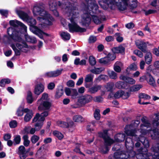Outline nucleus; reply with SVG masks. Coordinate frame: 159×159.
<instances>
[{
	"label": "nucleus",
	"mask_w": 159,
	"mask_h": 159,
	"mask_svg": "<svg viewBox=\"0 0 159 159\" xmlns=\"http://www.w3.org/2000/svg\"><path fill=\"white\" fill-rule=\"evenodd\" d=\"M16 12L19 17L23 20L26 21L30 26V30L33 33L37 35L40 38L43 39V35L48 36L42 30L44 29L47 25H52L54 21L52 17L44 10L43 5L41 4H36L34 6L32 12L34 16L39 15L37 19L42 23L39 25L38 27L35 26L36 21L35 19L30 17L26 13L17 9Z\"/></svg>",
	"instance_id": "obj_1"
},
{
	"label": "nucleus",
	"mask_w": 159,
	"mask_h": 159,
	"mask_svg": "<svg viewBox=\"0 0 159 159\" xmlns=\"http://www.w3.org/2000/svg\"><path fill=\"white\" fill-rule=\"evenodd\" d=\"M142 124L140 126L139 129L135 130L139 124L140 122L139 120H136L132 124L127 125L125 128V133L128 136L135 137L139 134V137H142L143 135L149 136L151 134V137L154 139H155L159 137L158 130L157 128L152 130L150 128L151 124L149 121L145 117L141 119Z\"/></svg>",
	"instance_id": "obj_2"
},
{
	"label": "nucleus",
	"mask_w": 159,
	"mask_h": 159,
	"mask_svg": "<svg viewBox=\"0 0 159 159\" xmlns=\"http://www.w3.org/2000/svg\"><path fill=\"white\" fill-rule=\"evenodd\" d=\"M61 8L63 13L68 16L70 22L68 24L69 31L74 32H84L85 29L80 27L77 24L80 17V11L76 7L73 6L71 3L67 2L65 4H62L59 6Z\"/></svg>",
	"instance_id": "obj_3"
},
{
	"label": "nucleus",
	"mask_w": 159,
	"mask_h": 159,
	"mask_svg": "<svg viewBox=\"0 0 159 159\" xmlns=\"http://www.w3.org/2000/svg\"><path fill=\"white\" fill-rule=\"evenodd\" d=\"M126 151H117L114 154V157L116 159H127L130 157H134L136 156L138 159H151V156H149L141 149L138 150V153L136 154L133 150L134 143L130 138H126L125 142Z\"/></svg>",
	"instance_id": "obj_4"
},
{
	"label": "nucleus",
	"mask_w": 159,
	"mask_h": 159,
	"mask_svg": "<svg viewBox=\"0 0 159 159\" xmlns=\"http://www.w3.org/2000/svg\"><path fill=\"white\" fill-rule=\"evenodd\" d=\"M136 0H102L98 2L99 4L103 9L107 10L108 7L111 9L117 8L121 11L125 10L127 6L131 8L137 6Z\"/></svg>",
	"instance_id": "obj_5"
},
{
	"label": "nucleus",
	"mask_w": 159,
	"mask_h": 159,
	"mask_svg": "<svg viewBox=\"0 0 159 159\" xmlns=\"http://www.w3.org/2000/svg\"><path fill=\"white\" fill-rule=\"evenodd\" d=\"M7 34L9 37L15 42H17L16 45L12 43H10V46L15 52L16 56L20 55L21 52H26L29 48V46L24 42H21L22 39L21 33L15 31L12 28L7 29Z\"/></svg>",
	"instance_id": "obj_6"
},
{
	"label": "nucleus",
	"mask_w": 159,
	"mask_h": 159,
	"mask_svg": "<svg viewBox=\"0 0 159 159\" xmlns=\"http://www.w3.org/2000/svg\"><path fill=\"white\" fill-rule=\"evenodd\" d=\"M87 5H85L82 11L83 14L81 16L80 23L83 26H88L91 22L92 12L96 13L98 9V6L95 0H85Z\"/></svg>",
	"instance_id": "obj_7"
},
{
	"label": "nucleus",
	"mask_w": 159,
	"mask_h": 159,
	"mask_svg": "<svg viewBox=\"0 0 159 159\" xmlns=\"http://www.w3.org/2000/svg\"><path fill=\"white\" fill-rule=\"evenodd\" d=\"M48 115V111H44L40 115L39 113H37L33 120V122H37L34 126L35 128H31V127H26L24 129L25 133L33 134L35 133L36 131L39 130L43 125L45 117H46Z\"/></svg>",
	"instance_id": "obj_8"
},
{
	"label": "nucleus",
	"mask_w": 159,
	"mask_h": 159,
	"mask_svg": "<svg viewBox=\"0 0 159 159\" xmlns=\"http://www.w3.org/2000/svg\"><path fill=\"white\" fill-rule=\"evenodd\" d=\"M107 133V130H105L103 132H99L98 134V136L103 138L104 141V145L101 146L99 148L100 151L104 154L108 152L110 148V146L114 142L112 139L108 136Z\"/></svg>",
	"instance_id": "obj_9"
},
{
	"label": "nucleus",
	"mask_w": 159,
	"mask_h": 159,
	"mask_svg": "<svg viewBox=\"0 0 159 159\" xmlns=\"http://www.w3.org/2000/svg\"><path fill=\"white\" fill-rule=\"evenodd\" d=\"M9 23L10 25L13 27H11V28H12L16 31L19 32L21 33L20 30H17V27L18 26H20L25 32L27 31V27L22 22L17 20H10L9 22Z\"/></svg>",
	"instance_id": "obj_10"
},
{
	"label": "nucleus",
	"mask_w": 159,
	"mask_h": 159,
	"mask_svg": "<svg viewBox=\"0 0 159 159\" xmlns=\"http://www.w3.org/2000/svg\"><path fill=\"white\" fill-rule=\"evenodd\" d=\"M67 122L59 121L57 122V125L58 126L63 128H72V129L70 130L72 131L74 129V123L72 120L69 118L66 119Z\"/></svg>",
	"instance_id": "obj_11"
},
{
	"label": "nucleus",
	"mask_w": 159,
	"mask_h": 159,
	"mask_svg": "<svg viewBox=\"0 0 159 159\" xmlns=\"http://www.w3.org/2000/svg\"><path fill=\"white\" fill-rule=\"evenodd\" d=\"M37 104L39 105L38 109L39 110H49L51 106V103L49 100L42 101Z\"/></svg>",
	"instance_id": "obj_12"
},
{
	"label": "nucleus",
	"mask_w": 159,
	"mask_h": 159,
	"mask_svg": "<svg viewBox=\"0 0 159 159\" xmlns=\"http://www.w3.org/2000/svg\"><path fill=\"white\" fill-rule=\"evenodd\" d=\"M28 152L23 146H20L18 149L17 153L20 159H25L28 157Z\"/></svg>",
	"instance_id": "obj_13"
},
{
	"label": "nucleus",
	"mask_w": 159,
	"mask_h": 159,
	"mask_svg": "<svg viewBox=\"0 0 159 159\" xmlns=\"http://www.w3.org/2000/svg\"><path fill=\"white\" fill-rule=\"evenodd\" d=\"M129 96L128 92L125 93L121 90H120L116 92L114 94L115 98L117 99L122 97L123 99H125L128 98Z\"/></svg>",
	"instance_id": "obj_14"
},
{
	"label": "nucleus",
	"mask_w": 159,
	"mask_h": 159,
	"mask_svg": "<svg viewBox=\"0 0 159 159\" xmlns=\"http://www.w3.org/2000/svg\"><path fill=\"white\" fill-rule=\"evenodd\" d=\"M92 97L90 95H86L80 97L78 99V102L81 105H84L89 102L92 100Z\"/></svg>",
	"instance_id": "obj_15"
},
{
	"label": "nucleus",
	"mask_w": 159,
	"mask_h": 159,
	"mask_svg": "<svg viewBox=\"0 0 159 159\" xmlns=\"http://www.w3.org/2000/svg\"><path fill=\"white\" fill-rule=\"evenodd\" d=\"M136 45L137 47L143 52H146L148 50L146 49L147 44L143 41L137 40L136 42Z\"/></svg>",
	"instance_id": "obj_16"
},
{
	"label": "nucleus",
	"mask_w": 159,
	"mask_h": 159,
	"mask_svg": "<svg viewBox=\"0 0 159 159\" xmlns=\"http://www.w3.org/2000/svg\"><path fill=\"white\" fill-rule=\"evenodd\" d=\"M62 70V69H61L54 71L47 72L44 74V75L45 77H56L61 73Z\"/></svg>",
	"instance_id": "obj_17"
},
{
	"label": "nucleus",
	"mask_w": 159,
	"mask_h": 159,
	"mask_svg": "<svg viewBox=\"0 0 159 159\" xmlns=\"http://www.w3.org/2000/svg\"><path fill=\"white\" fill-rule=\"evenodd\" d=\"M44 85L41 83H39L35 85L34 89V93L37 95H39L44 91Z\"/></svg>",
	"instance_id": "obj_18"
},
{
	"label": "nucleus",
	"mask_w": 159,
	"mask_h": 159,
	"mask_svg": "<svg viewBox=\"0 0 159 159\" xmlns=\"http://www.w3.org/2000/svg\"><path fill=\"white\" fill-rule=\"evenodd\" d=\"M49 8L50 10L53 12L54 14L56 16H59V14L57 11V5L56 2L55 1H51L49 3Z\"/></svg>",
	"instance_id": "obj_19"
},
{
	"label": "nucleus",
	"mask_w": 159,
	"mask_h": 159,
	"mask_svg": "<svg viewBox=\"0 0 159 159\" xmlns=\"http://www.w3.org/2000/svg\"><path fill=\"white\" fill-rule=\"evenodd\" d=\"M120 79L124 80L126 82L131 84H135V81L132 78L128 77L126 76L121 75L120 77Z\"/></svg>",
	"instance_id": "obj_20"
},
{
	"label": "nucleus",
	"mask_w": 159,
	"mask_h": 159,
	"mask_svg": "<svg viewBox=\"0 0 159 159\" xmlns=\"http://www.w3.org/2000/svg\"><path fill=\"white\" fill-rule=\"evenodd\" d=\"M144 56V60L146 64L149 65L152 63V53L149 51H147Z\"/></svg>",
	"instance_id": "obj_21"
},
{
	"label": "nucleus",
	"mask_w": 159,
	"mask_h": 159,
	"mask_svg": "<svg viewBox=\"0 0 159 159\" xmlns=\"http://www.w3.org/2000/svg\"><path fill=\"white\" fill-rule=\"evenodd\" d=\"M25 112H26L27 114L24 117V120L26 122L29 121L33 115V113L32 111L29 110L28 109L26 108L24 109Z\"/></svg>",
	"instance_id": "obj_22"
},
{
	"label": "nucleus",
	"mask_w": 159,
	"mask_h": 159,
	"mask_svg": "<svg viewBox=\"0 0 159 159\" xmlns=\"http://www.w3.org/2000/svg\"><path fill=\"white\" fill-rule=\"evenodd\" d=\"M115 86L118 89H127L128 85L125 82L120 81L115 83Z\"/></svg>",
	"instance_id": "obj_23"
},
{
	"label": "nucleus",
	"mask_w": 159,
	"mask_h": 159,
	"mask_svg": "<svg viewBox=\"0 0 159 159\" xmlns=\"http://www.w3.org/2000/svg\"><path fill=\"white\" fill-rule=\"evenodd\" d=\"M112 50L114 53H123L125 51V48L123 45L113 48Z\"/></svg>",
	"instance_id": "obj_24"
},
{
	"label": "nucleus",
	"mask_w": 159,
	"mask_h": 159,
	"mask_svg": "<svg viewBox=\"0 0 159 159\" xmlns=\"http://www.w3.org/2000/svg\"><path fill=\"white\" fill-rule=\"evenodd\" d=\"M125 135L122 133H119L116 134L115 136V139L116 142H121L124 141Z\"/></svg>",
	"instance_id": "obj_25"
},
{
	"label": "nucleus",
	"mask_w": 159,
	"mask_h": 159,
	"mask_svg": "<svg viewBox=\"0 0 159 159\" xmlns=\"http://www.w3.org/2000/svg\"><path fill=\"white\" fill-rule=\"evenodd\" d=\"M122 66V63L120 61H117L114 65V69L116 72L119 73L121 71Z\"/></svg>",
	"instance_id": "obj_26"
},
{
	"label": "nucleus",
	"mask_w": 159,
	"mask_h": 159,
	"mask_svg": "<svg viewBox=\"0 0 159 159\" xmlns=\"http://www.w3.org/2000/svg\"><path fill=\"white\" fill-rule=\"evenodd\" d=\"M147 77L146 80L150 84L153 86H154L155 85V83L153 77L149 73H147Z\"/></svg>",
	"instance_id": "obj_27"
},
{
	"label": "nucleus",
	"mask_w": 159,
	"mask_h": 159,
	"mask_svg": "<svg viewBox=\"0 0 159 159\" xmlns=\"http://www.w3.org/2000/svg\"><path fill=\"white\" fill-rule=\"evenodd\" d=\"M137 64L135 63H133L131 64L127 68L126 71L128 74L130 73V71L131 70L135 71L137 69Z\"/></svg>",
	"instance_id": "obj_28"
},
{
	"label": "nucleus",
	"mask_w": 159,
	"mask_h": 159,
	"mask_svg": "<svg viewBox=\"0 0 159 159\" xmlns=\"http://www.w3.org/2000/svg\"><path fill=\"white\" fill-rule=\"evenodd\" d=\"M101 88V86L100 85H95L91 87L89 89V91L92 93H94L100 89Z\"/></svg>",
	"instance_id": "obj_29"
},
{
	"label": "nucleus",
	"mask_w": 159,
	"mask_h": 159,
	"mask_svg": "<svg viewBox=\"0 0 159 159\" xmlns=\"http://www.w3.org/2000/svg\"><path fill=\"white\" fill-rule=\"evenodd\" d=\"M60 36L64 41L69 40L70 38V34L67 32H62L60 33Z\"/></svg>",
	"instance_id": "obj_30"
},
{
	"label": "nucleus",
	"mask_w": 159,
	"mask_h": 159,
	"mask_svg": "<svg viewBox=\"0 0 159 159\" xmlns=\"http://www.w3.org/2000/svg\"><path fill=\"white\" fill-rule=\"evenodd\" d=\"M114 85V83L109 82L105 86V88L107 91L112 92L113 90Z\"/></svg>",
	"instance_id": "obj_31"
},
{
	"label": "nucleus",
	"mask_w": 159,
	"mask_h": 159,
	"mask_svg": "<svg viewBox=\"0 0 159 159\" xmlns=\"http://www.w3.org/2000/svg\"><path fill=\"white\" fill-rule=\"evenodd\" d=\"M98 11V9H97V12L96 13H93V12H92L91 14H90L91 16L92 17L94 23L97 24L100 23L101 22L100 19L98 16H96L94 15L93 14V13L96 14Z\"/></svg>",
	"instance_id": "obj_32"
},
{
	"label": "nucleus",
	"mask_w": 159,
	"mask_h": 159,
	"mask_svg": "<svg viewBox=\"0 0 159 159\" xmlns=\"http://www.w3.org/2000/svg\"><path fill=\"white\" fill-rule=\"evenodd\" d=\"M25 37L27 41L32 43H35L37 40L36 38L32 36H29L28 35H25Z\"/></svg>",
	"instance_id": "obj_33"
},
{
	"label": "nucleus",
	"mask_w": 159,
	"mask_h": 159,
	"mask_svg": "<svg viewBox=\"0 0 159 159\" xmlns=\"http://www.w3.org/2000/svg\"><path fill=\"white\" fill-rule=\"evenodd\" d=\"M26 99L27 102L29 103H31L34 101L32 93L30 91H28L27 93Z\"/></svg>",
	"instance_id": "obj_34"
},
{
	"label": "nucleus",
	"mask_w": 159,
	"mask_h": 159,
	"mask_svg": "<svg viewBox=\"0 0 159 159\" xmlns=\"http://www.w3.org/2000/svg\"><path fill=\"white\" fill-rule=\"evenodd\" d=\"M104 69L103 67H100V68H95L94 67L93 69H91L90 70V71L94 74H100L101 72H102L103 70H104Z\"/></svg>",
	"instance_id": "obj_35"
},
{
	"label": "nucleus",
	"mask_w": 159,
	"mask_h": 159,
	"mask_svg": "<svg viewBox=\"0 0 159 159\" xmlns=\"http://www.w3.org/2000/svg\"><path fill=\"white\" fill-rule=\"evenodd\" d=\"M142 87V85L140 84L135 85L130 87L129 91L132 92L138 91Z\"/></svg>",
	"instance_id": "obj_36"
},
{
	"label": "nucleus",
	"mask_w": 159,
	"mask_h": 159,
	"mask_svg": "<svg viewBox=\"0 0 159 159\" xmlns=\"http://www.w3.org/2000/svg\"><path fill=\"white\" fill-rule=\"evenodd\" d=\"M48 100H49V99L48 93H44L43 94L41 98L39 99L37 101V103H39V102L42 101H47Z\"/></svg>",
	"instance_id": "obj_37"
},
{
	"label": "nucleus",
	"mask_w": 159,
	"mask_h": 159,
	"mask_svg": "<svg viewBox=\"0 0 159 159\" xmlns=\"http://www.w3.org/2000/svg\"><path fill=\"white\" fill-rule=\"evenodd\" d=\"M155 117L153 122V126H157L159 125V112L155 114Z\"/></svg>",
	"instance_id": "obj_38"
},
{
	"label": "nucleus",
	"mask_w": 159,
	"mask_h": 159,
	"mask_svg": "<svg viewBox=\"0 0 159 159\" xmlns=\"http://www.w3.org/2000/svg\"><path fill=\"white\" fill-rule=\"evenodd\" d=\"M73 120L75 122H81L84 120V118L80 115H75L73 117Z\"/></svg>",
	"instance_id": "obj_39"
},
{
	"label": "nucleus",
	"mask_w": 159,
	"mask_h": 159,
	"mask_svg": "<svg viewBox=\"0 0 159 159\" xmlns=\"http://www.w3.org/2000/svg\"><path fill=\"white\" fill-rule=\"evenodd\" d=\"M108 74L110 78L114 80L117 78V74L113 70L108 71Z\"/></svg>",
	"instance_id": "obj_40"
},
{
	"label": "nucleus",
	"mask_w": 159,
	"mask_h": 159,
	"mask_svg": "<svg viewBox=\"0 0 159 159\" xmlns=\"http://www.w3.org/2000/svg\"><path fill=\"white\" fill-rule=\"evenodd\" d=\"M21 138L20 135H16L14 136L13 144L14 145L19 144Z\"/></svg>",
	"instance_id": "obj_41"
},
{
	"label": "nucleus",
	"mask_w": 159,
	"mask_h": 159,
	"mask_svg": "<svg viewBox=\"0 0 159 159\" xmlns=\"http://www.w3.org/2000/svg\"><path fill=\"white\" fill-rule=\"evenodd\" d=\"M52 133L54 136L57 137L59 139H61L63 138V135L58 131H54Z\"/></svg>",
	"instance_id": "obj_42"
},
{
	"label": "nucleus",
	"mask_w": 159,
	"mask_h": 159,
	"mask_svg": "<svg viewBox=\"0 0 159 159\" xmlns=\"http://www.w3.org/2000/svg\"><path fill=\"white\" fill-rule=\"evenodd\" d=\"M23 139L24 140V144L26 146H28L30 143V141L28 139L29 137L27 135H25L23 136Z\"/></svg>",
	"instance_id": "obj_43"
},
{
	"label": "nucleus",
	"mask_w": 159,
	"mask_h": 159,
	"mask_svg": "<svg viewBox=\"0 0 159 159\" xmlns=\"http://www.w3.org/2000/svg\"><path fill=\"white\" fill-rule=\"evenodd\" d=\"M81 145L80 144L78 143H76L75 144V148L74 149V152L79 153L80 154L84 156H85V155L82 153L80 151V147L81 146Z\"/></svg>",
	"instance_id": "obj_44"
},
{
	"label": "nucleus",
	"mask_w": 159,
	"mask_h": 159,
	"mask_svg": "<svg viewBox=\"0 0 159 159\" xmlns=\"http://www.w3.org/2000/svg\"><path fill=\"white\" fill-rule=\"evenodd\" d=\"M99 62L100 63H102L104 65H107L108 64L109 61L108 58L105 57L104 58H102L99 60Z\"/></svg>",
	"instance_id": "obj_45"
},
{
	"label": "nucleus",
	"mask_w": 159,
	"mask_h": 159,
	"mask_svg": "<svg viewBox=\"0 0 159 159\" xmlns=\"http://www.w3.org/2000/svg\"><path fill=\"white\" fill-rule=\"evenodd\" d=\"M94 116L96 120H99L100 118V110L98 109H96L94 113Z\"/></svg>",
	"instance_id": "obj_46"
},
{
	"label": "nucleus",
	"mask_w": 159,
	"mask_h": 159,
	"mask_svg": "<svg viewBox=\"0 0 159 159\" xmlns=\"http://www.w3.org/2000/svg\"><path fill=\"white\" fill-rule=\"evenodd\" d=\"M24 109L22 107H19L16 112L17 115L19 116H22L23 115L24 112H25Z\"/></svg>",
	"instance_id": "obj_47"
},
{
	"label": "nucleus",
	"mask_w": 159,
	"mask_h": 159,
	"mask_svg": "<svg viewBox=\"0 0 159 159\" xmlns=\"http://www.w3.org/2000/svg\"><path fill=\"white\" fill-rule=\"evenodd\" d=\"M139 99H149L150 98V97L147 94L141 93L139 94Z\"/></svg>",
	"instance_id": "obj_48"
},
{
	"label": "nucleus",
	"mask_w": 159,
	"mask_h": 159,
	"mask_svg": "<svg viewBox=\"0 0 159 159\" xmlns=\"http://www.w3.org/2000/svg\"><path fill=\"white\" fill-rule=\"evenodd\" d=\"M17 122L15 120H12L9 123V126L11 128H16L17 126Z\"/></svg>",
	"instance_id": "obj_49"
},
{
	"label": "nucleus",
	"mask_w": 159,
	"mask_h": 159,
	"mask_svg": "<svg viewBox=\"0 0 159 159\" xmlns=\"http://www.w3.org/2000/svg\"><path fill=\"white\" fill-rule=\"evenodd\" d=\"M63 94V90L62 89L58 90L55 95V97L57 98H60Z\"/></svg>",
	"instance_id": "obj_50"
},
{
	"label": "nucleus",
	"mask_w": 159,
	"mask_h": 159,
	"mask_svg": "<svg viewBox=\"0 0 159 159\" xmlns=\"http://www.w3.org/2000/svg\"><path fill=\"white\" fill-rule=\"evenodd\" d=\"M89 62L92 66H94L96 64V61L94 57L92 56H90L89 58Z\"/></svg>",
	"instance_id": "obj_51"
},
{
	"label": "nucleus",
	"mask_w": 159,
	"mask_h": 159,
	"mask_svg": "<svg viewBox=\"0 0 159 159\" xmlns=\"http://www.w3.org/2000/svg\"><path fill=\"white\" fill-rule=\"evenodd\" d=\"M93 76L91 74H89L86 75L85 79V81L86 82H91L93 80Z\"/></svg>",
	"instance_id": "obj_52"
},
{
	"label": "nucleus",
	"mask_w": 159,
	"mask_h": 159,
	"mask_svg": "<svg viewBox=\"0 0 159 159\" xmlns=\"http://www.w3.org/2000/svg\"><path fill=\"white\" fill-rule=\"evenodd\" d=\"M78 95V92L76 89H73L71 91L70 96L72 98H76Z\"/></svg>",
	"instance_id": "obj_53"
},
{
	"label": "nucleus",
	"mask_w": 159,
	"mask_h": 159,
	"mask_svg": "<svg viewBox=\"0 0 159 159\" xmlns=\"http://www.w3.org/2000/svg\"><path fill=\"white\" fill-rule=\"evenodd\" d=\"M39 139V136L36 135H34L31 138V140L33 143H35L38 141Z\"/></svg>",
	"instance_id": "obj_54"
},
{
	"label": "nucleus",
	"mask_w": 159,
	"mask_h": 159,
	"mask_svg": "<svg viewBox=\"0 0 159 159\" xmlns=\"http://www.w3.org/2000/svg\"><path fill=\"white\" fill-rule=\"evenodd\" d=\"M106 57L108 58V59L109 60V62L111 61L114 60L116 58L114 54L111 53H109L107 56Z\"/></svg>",
	"instance_id": "obj_55"
},
{
	"label": "nucleus",
	"mask_w": 159,
	"mask_h": 159,
	"mask_svg": "<svg viewBox=\"0 0 159 159\" xmlns=\"http://www.w3.org/2000/svg\"><path fill=\"white\" fill-rule=\"evenodd\" d=\"M0 13L2 16L7 17L8 14V11L5 10L0 9Z\"/></svg>",
	"instance_id": "obj_56"
},
{
	"label": "nucleus",
	"mask_w": 159,
	"mask_h": 159,
	"mask_svg": "<svg viewBox=\"0 0 159 159\" xmlns=\"http://www.w3.org/2000/svg\"><path fill=\"white\" fill-rule=\"evenodd\" d=\"M115 35L116 36V39L118 42H120L123 41V38L120 35L119 33H116L115 34Z\"/></svg>",
	"instance_id": "obj_57"
},
{
	"label": "nucleus",
	"mask_w": 159,
	"mask_h": 159,
	"mask_svg": "<svg viewBox=\"0 0 159 159\" xmlns=\"http://www.w3.org/2000/svg\"><path fill=\"white\" fill-rule=\"evenodd\" d=\"M134 53L140 57H142L143 56V53L141 51L138 50H134Z\"/></svg>",
	"instance_id": "obj_58"
},
{
	"label": "nucleus",
	"mask_w": 159,
	"mask_h": 159,
	"mask_svg": "<svg viewBox=\"0 0 159 159\" xmlns=\"http://www.w3.org/2000/svg\"><path fill=\"white\" fill-rule=\"evenodd\" d=\"M93 100L95 102H100L102 101L103 98L101 96H99L94 97Z\"/></svg>",
	"instance_id": "obj_59"
},
{
	"label": "nucleus",
	"mask_w": 159,
	"mask_h": 159,
	"mask_svg": "<svg viewBox=\"0 0 159 159\" xmlns=\"http://www.w3.org/2000/svg\"><path fill=\"white\" fill-rule=\"evenodd\" d=\"M144 13L146 15L153 13L156 12V11L155 10H153L152 9H149L148 11L144 10Z\"/></svg>",
	"instance_id": "obj_60"
},
{
	"label": "nucleus",
	"mask_w": 159,
	"mask_h": 159,
	"mask_svg": "<svg viewBox=\"0 0 159 159\" xmlns=\"http://www.w3.org/2000/svg\"><path fill=\"white\" fill-rule=\"evenodd\" d=\"M96 40V37L95 36H91L89 37V43H91L94 42Z\"/></svg>",
	"instance_id": "obj_61"
},
{
	"label": "nucleus",
	"mask_w": 159,
	"mask_h": 159,
	"mask_svg": "<svg viewBox=\"0 0 159 159\" xmlns=\"http://www.w3.org/2000/svg\"><path fill=\"white\" fill-rule=\"evenodd\" d=\"M55 87V84L53 82H51L48 84V88L49 89L52 90Z\"/></svg>",
	"instance_id": "obj_62"
},
{
	"label": "nucleus",
	"mask_w": 159,
	"mask_h": 159,
	"mask_svg": "<svg viewBox=\"0 0 159 159\" xmlns=\"http://www.w3.org/2000/svg\"><path fill=\"white\" fill-rule=\"evenodd\" d=\"M107 77V76L105 75H100L98 78L96 79L97 81H99L101 80H105Z\"/></svg>",
	"instance_id": "obj_63"
},
{
	"label": "nucleus",
	"mask_w": 159,
	"mask_h": 159,
	"mask_svg": "<svg viewBox=\"0 0 159 159\" xmlns=\"http://www.w3.org/2000/svg\"><path fill=\"white\" fill-rule=\"evenodd\" d=\"M153 53L157 56L159 57V46L158 48H155L153 49Z\"/></svg>",
	"instance_id": "obj_64"
}]
</instances>
